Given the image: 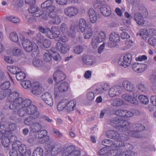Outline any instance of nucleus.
Returning <instances> with one entry per match:
<instances>
[{"mask_svg":"<svg viewBox=\"0 0 156 156\" xmlns=\"http://www.w3.org/2000/svg\"><path fill=\"white\" fill-rule=\"evenodd\" d=\"M86 98L88 101L91 102L94 99L95 96L94 93L92 91H88L86 94Z\"/></svg>","mask_w":156,"mask_h":156,"instance_id":"de8ad7c7","label":"nucleus"},{"mask_svg":"<svg viewBox=\"0 0 156 156\" xmlns=\"http://www.w3.org/2000/svg\"><path fill=\"white\" fill-rule=\"evenodd\" d=\"M90 21L92 23H94L97 20V14L96 11L92 8H90L88 12Z\"/></svg>","mask_w":156,"mask_h":156,"instance_id":"cd10ccee","label":"nucleus"},{"mask_svg":"<svg viewBox=\"0 0 156 156\" xmlns=\"http://www.w3.org/2000/svg\"><path fill=\"white\" fill-rule=\"evenodd\" d=\"M7 69L12 74H16L17 73L21 71V69L18 67L15 66H8Z\"/></svg>","mask_w":156,"mask_h":156,"instance_id":"4c0bfd02","label":"nucleus"},{"mask_svg":"<svg viewBox=\"0 0 156 156\" xmlns=\"http://www.w3.org/2000/svg\"><path fill=\"white\" fill-rule=\"evenodd\" d=\"M9 39L11 41L14 42H17L19 41L18 36L15 32H12L10 34Z\"/></svg>","mask_w":156,"mask_h":156,"instance_id":"79ce46f5","label":"nucleus"},{"mask_svg":"<svg viewBox=\"0 0 156 156\" xmlns=\"http://www.w3.org/2000/svg\"><path fill=\"white\" fill-rule=\"evenodd\" d=\"M20 39L21 41L22 45L24 49L32 43L29 40L26 39L24 36L23 35L21 34L20 35Z\"/></svg>","mask_w":156,"mask_h":156,"instance_id":"f704fd0d","label":"nucleus"},{"mask_svg":"<svg viewBox=\"0 0 156 156\" xmlns=\"http://www.w3.org/2000/svg\"><path fill=\"white\" fill-rule=\"evenodd\" d=\"M140 132H138L137 130L134 131H130L129 133V134L133 137L140 138L142 136L139 134Z\"/></svg>","mask_w":156,"mask_h":156,"instance_id":"bf43d9fd","label":"nucleus"},{"mask_svg":"<svg viewBox=\"0 0 156 156\" xmlns=\"http://www.w3.org/2000/svg\"><path fill=\"white\" fill-rule=\"evenodd\" d=\"M53 17H50L52 18V22L55 25H58L61 23V19L58 15L55 13L54 14Z\"/></svg>","mask_w":156,"mask_h":156,"instance_id":"49530a36","label":"nucleus"},{"mask_svg":"<svg viewBox=\"0 0 156 156\" xmlns=\"http://www.w3.org/2000/svg\"><path fill=\"white\" fill-rule=\"evenodd\" d=\"M13 55L16 56H20L23 54V52L21 50L17 48H14L12 50Z\"/></svg>","mask_w":156,"mask_h":156,"instance_id":"4d7b16f0","label":"nucleus"},{"mask_svg":"<svg viewBox=\"0 0 156 156\" xmlns=\"http://www.w3.org/2000/svg\"><path fill=\"white\" fill-rule=\"evenodd\" d=\"M16 125L15 123H12L10 124L8 127V129L9 131H9L10 132V133L9 134V135H11V132L13 131L16 129Z\"/></svg>","mask_w":156,"mask_h":156,"instance_id":"69168bd1","label":"nucleus"},{"mask_svg":"<svg viewBox=\"0 0 156 156\" xmlns=\"http://www.w3.org/2000/svg\"><path fill=\"white\" fill-rule=\"evenodd\" d=\"M9 131H6V128L4 126L0 127V139H2V144L5 147H7L9 145V140L8 138Z\"/></svg>","mask_w":156,"mask_h":156,"instance_id":"39448f33","label":"nucleus"},{"mask_svg":"<svg viewBox=\"0 0 156 156\" xmlns=\"http://www.w3.org/2000/svg\"><path fill=\"white\" fill-rule=\"evenodd\" d=\"M66 77L65 74L60 70L56 71L53 74V79L57 83L63 80Z\"/></svg>","mask_w":156,"mask_h":156,"instance_id":"6ab92c4d","label":"nucleus"},{"mask_svg":"<svg viewBox=\"0 0 156 156\" xmlns=\"http://www.w3.org/2000/svg\"><path fill=\"white\" fill-rule=\"evenodd\" d=\"M122 151H123L124 153L122 154V156H132L133 154L134 155L136 156L135 155H137L136 153L130 151H125V150H123L122 149Z\"/></svg>","mask_w":156,"mask_h":156,"instance_id":"0e129e2a","label":"nucleus"},{"mask_svg":"<svg viewBox=\"0 0 156 156\" xmlns=\"http://www.w3.org/2000/svg\"><path fill=\"white\" fill-rule=\"evenodd\" d=\"M55 48H51V51L52 52V55L54 60L56 61H58L61 59V56L59 54L56 52Z\"/></svg>","mask_w":156,"mask_h":156,"instance_id":"58836bf2","label":"nucleus"},{"mask_svg":"<svg viewBox=\"0 0 156 156\" xmlns=\"http://www.w3.org/2000/svg\"><path fill=\"white\" fill-rule=\"evenodd\" d=\"M27 52H29L32 51V55L34 57L37 56L39 54V49L37 45L35 43H31L30 44L24 49Z\"/></svg>","mask_w":156,"mask_h":156,"instance_id":"2eb2a0df","label":"nucleus"},{"mask_svg":"<svg viewBox=\"0 0 156 156\" xmlns=\"http://www.w3.org/2000/svg\"><path fill=\"white\" fill-rule=\"evenodd\" d=\"M147 67V66L146 64L142 63H140L139 64V68H138V73H142L144 71Z\"/></svg>","mask_w":156,"mask_h":156,"instance_id":"680f3d73","label":"nucleus"},{"mask_svg":"<svg viewBox=\"0 0 156 156\" xmlns=\"http://www.w3.org/2000/svg\"><path fill=\"white\" fill-rule=\"evenodd\" d=\"M107 123L113 126L120 131H126L128 129L127 126L129 125V123L122 118L115 117L108 120Z\"/></svg>","mask_w":156,"mask_h":156,"instance_id":"7ed1b4c3","label":"nucleus"},{"mask_svg":"<svg viewBox=\"0 0 156 156\" xmlns=\"http://www.w3.org/2000/svg\"><path fill=\"white\" fill-rule=\"evenodd\" d=\"M100 10L103 15L105 16H108L111 13V10L110 7L107 5H102Z\"/></svg>","mask_w":156,"mask_h":156,"instance_id":"a878e982","label":"nucleus"},{"mask_svg":"<svg viewBox=\"0 0 156 156\" xmlns=\"http://www.w3.org/2000/svg\"><path fill=\"white\" fill-rule=\"evenodd\" d=\"M75 149V146L69 145L64 150L62 154L63 156H78V151Z\"/></svg>","mask_w":156,"mask_h":156,"instance_id":"1a4fd4ad","label":"nucleus"},{"mask_svg":"<svg viewBox=\"0 0 156 156\" xmlns=\"http://www.w3.org/2000/svg\"><path fill=\"white\" fill-rule=\"evenodd\" d=\"M132 62V55L130 53L126 54L122 58H119L118 64L120 66L126 68L129 66Z\"/></svg>","mask_w":156,"mask_h":156,"instance_id":"0eeeda50","label":"nucleus"},{"mask_svg":"<svg viewBox=\"0 0 156 156\" xmlns=\"http://www.w3.org/2000/svg\"><path fill=\"white\" fill-rule=\"evenodd\" d=\"M122 86L116 85L112 87L108 91V94L112 97L119 95L122 91Z\"/></svg>","mask_w":156,"mask_h":156,"instance_id":"a211bd4d","label":"nucleus"},{"mask_svg":"<svg viewBox=\"0 0 156 156\" xmlns=\"http://www.w3.org/2000/svg\"><path fill=\"white\" fill-rule=\"evenodd\" d=\"M15 7H20L23 4V0H15L13 3Z\"/></svg>","mask_w":156,"mask_h":156,"instance_id":"e2e57ef3","label":"nucleus"},{"mask_svg":"<svg viewBox=\"0 0 156 156\" xmlns=\"http://www.w3.org/2000/svg\"><path fill=\"white\" fill-rule=\"evenodd\" d=\"M17 148L19 153L21 154V156H30L31 151L30 150L27 149L26 146L21 144L20 141H17Z\"/></svg>","mask_w":156,"mask_h":156,"instance_id":"ddd939ff","label":"nucleus"},{"mask_svg":"<svg viewBox=\"0 0 156 156\" xmlns=\"http://www.w3.org/2000/svg\"><path fill=\"white\" fill-rule=\"evenodd\" d=\"M135 2H137V10L138 12H136L140 13L141 14H143L144 16L146 17L148 15V12L146 7L142 4H139V2L140 0H134Z\"/></svg>","mask_w":156,"mask_h":156,"instance_id":"4be33fe9","label":"nucleus"},{"mask_svg":"<svg viewBox=\"0 0 156 156\" xmlns=\"http://www.w3.org/2000/svg\"><path fill=\"white\" fill-rule=\"evenodd\" d=\"M53 4V1L51 0H47L41 5V7L42 9H47Z\"/></svg>","mask_w":156,"mask_h":156,"instance_id":"5fc2aeb1","label":"nucleus"},{"mask_svg":"<svg viewBox=\"0 0 156 156\" xmlns=\"http://www.w3.org/2000/svg\"><path fill=\"white\" fill-rule=\"evenodd\" d=\"M65 14L69 17H72L76 15L78 13V10L77 8L74 7H69L65 9Z\"/></svg>","mask_w":156,"mask_h":156,"instance_id":"aec40b11","label":"nucleus"},{"mask_svg":"<svg viewBox=\"0 0 156 156\" xmlns=\"http://www.w3.org/2000/svg\"><path fill=\"white\" fill-rule=\"evenodd\" d=\"M19 71L16 74V77L17 80H21L26 77V75L25 73L21 71V70Z\"/></svg>","mask_w":156,"mask_h":156,"instance_id":"864d4df0","label":"nucleus"},{"mask_svg":"<svg viewBox=\"0 0 156 156\" xmlns=\"http://www.w3.org/2000/svg\"><path fill=\"white\" fill-rule=\"evenodd\" d=\"M29 12L32 14L34 16L38 17L42 14V11L37 6H31L28 9Z\"/></svg>","mask_w":156,"mask_h":156,"instance_id":"412c9836","label":"nucleus"},{"mask_svg":"<svg viewBox=\"0 0 156 156\" xmlns=\"http://www.w3.org/2000/svg\"><path fill=\"white\" fill-rule=\"evenodd\" d=\"M36 40L38 45L42 48H48L51 45L50 41L49 39H44L41 34H37Z\"/></svg>","mask_w":156,"mask_h":156,"instance_id":"6e6552de","label":"nucleus"},{"mask_svg":"<svg viewBox=\"0 0 156 156\" xmlns=\"http://www.w3.org/2000/svg\"><path fill=\"white\" fill-rule=\"evenodd\" d=\"M54 48L56 51H59L62 53L64 54L67 53L70 48L69 44H63L60 42H58Z\"/></svg>","mask_w":156,"mask_h":156,"instance_id":"f3484780","label":"nucleus"},{"mask_svg":"<svg viewBox=\"0 0 156 156\" xmlns=\"http://www.w3.org/2000/svg\"><path fill=\"white\" fill-rule=\"evenodd\" d=\"M89 28H87L86 29H85L84 33L83 34L84 37L85 39H90L92 36L93 34V32L92 28L91 26H88Z\"/></svg>","mask_w":156,"mask_h":156,"instance_id":"2f4dec72","label":"nucleus"},{"mask_svg":"<svg viewBox=\"0 0 156 156\" xmlns=\"http://www.w3.org/2000/svg\"><path fill=\"white\" fill-rule=\"evenodd\" d=\"M97 37L98 39L99 40V41L102 42L104 41L106 38V36L105 33L103 31L99 32Z\"/></svg>","mask_w":156,"mask_h":156,"instance_id":"3c124183","label":"nucleus"},{"mask_svg":"<svg viewBox=\"0 0 156 156\" xmlns=\"http://www.w3.org/2000/svg\"><path fill=\"white\" fill-rule=\"evenodd\" d=\"M106 133L109 138L120 140L121 134L113 130H109L107 131Z\"/></svg>","mask_w":156,"mask_h":156,"instance_id":"5701e85b","label":"nucleus"},{"mask_svg":"<svg viewBox=\"0 0 156 156\" xmlns=\"http://www.w3.org/2000/svg\"><path fill=\"white\" fill-rule=\"evenodd\" d=\"M156 34V31L153 28L142 29L140 30V35L142 36V38L144 40H146L147 37L150 36L155 35Z\"/></svg>","mask_w":156,"mask_h":156,"instance_id":"f8f14e48","label":"nucleus"},{"mask_svg":"<svg viewBox=\"0 0 156 156\" xmlns=\"http://www.w3.org/2000/svg\"><path fill=\"white\" fill-rule=\"evenodd\" d=\"M6 20L14 23H17L20 22V20L18 17L14 16H9L6 17Z\"/></svg>","mask_w":156,"mask_h":156,"instance_id":"ea45409f","label":"nucleus"},{"mask_svg":"<svg viewBox=\"0 0 156 156\" xmlns=\"http://www.w3.org/2000/svg\"><path fill=\"white\" fill-rule=\"evenodd\" d=\"M122 98L124 100L129 102L132 104L137 105L138 101L136 98H135L132 95L127 94H124L121 96Z\"/></svg>","mask_w":156,"mask_h":156,"instance_id":"393cba45","label":"nucleus"},{"mask_svg":"<svg viewBox=\"0 0 156 156\" xmlns=\"http://www.w3.org/2000/svg\"><path fill=\"white\" fill-rule=\"evenodd\" d=\"M116 141V143L114 142L113 145L114 147H122L124 146V142L122 140H118Z\"/></svg>","mask_w":156,"mask_h":156,"instance_id":"338daca9","label":"nucleus"},{"mask_svg":"<svg viewBox=\"0 0 156 156\" xmlns=\"http://www.w3.org/2000/svg\"><path fill=\"white\" fill-rule=\"evenodd\" d=\"M41 99L48 105L52 107L53 105L54 101L52 95L48 92H45L41 96Z\"/></svg>","mask_w":156,"mask_h":156,"instance_id":"9d476101","label":"nucleus"},{"mask_svg":"<svg viewBox=\"0 0 156 156\" xmlns=\"http://www.w3.org/2000/svg\"><path fill=\"white\" fill-rule=\"evenodd\" d=\"M101 42L99 41V40L98 39L97 37H94L91 39V45L94 48H96L98 44Z\"/></svg>","mask_w":156,"mask_h":156,"instance_id":"6e6d98bb","label":"nucleus"},{"mask_svg":"<svg viewBox=\"0 0 156 156\" xmlns=\"http://www.w3.org/2000/svg\"><path fill=\"white\" fill-rule=\"evenodd\" d=\"M138 99L142 103L147 105L149 102L147 97L144 95H141L139 96Z\"/></svg>","mask_w":156,"mask_h":156,"instance_id":"603ef678","label":"nucleus"},{"mask_svg":"<svg viewBox=\"0 0 156 156\" xmlns=\"http://www.w3.org/2000/svg\"><path fill=\"white\" fill-rule=\"evenodd\" d=\"M42 128L41 124L38 122L32 123L30 126V132L33 133L37 132Z\"/></svg>","mask_w":156,"mask_h":156,"instance_id":"c756f323","label":"nucleus"},{"mask_svg":"<svg viewBox=\"0 0 156 156\" xmlns=\"http://www.w3.org/2000/svg\"><path fill=\"white\" fill-rule=\"evenodd\" d=\"M20 84L23 88L26 89H29L32 85L30 81L28 80L21 81Z\"/></svg>","mask_w":156,"mask_h":156,"instance_id":"a18cd8bd","label":"nucleus"},{"mask_svg":"<svg viewBox=\"0 0 156 156\" xmlns=\"http://www.w3.org/2000/svg\"><path fill=\"white\" fill-rule=\"evenodd\" d=\"M69 87V84L66 82H63L59 84H55L54 87V95L55 98L56 99L58 98L57 93L66 91L68 90Z\"/></svg>","mask_w":156,"mask_h":156,"instance_id":"423d86ee","label":"nucleus"},{"mask_svg":"<svg viewBox=\"0 0 156 156\" xmlns=\"http://www.w3.org/2000/svg\"><path fill=\"white\" fill-rule=\"evenodd\" d=\"M31 87V92L34 95H40L44 91V89L41 84L38 82H34Z\"/></svg>","mask_w":156,"mask_h":156,"instance_id":"4468645a","label":"nucleus"},{"mask_svg":"<svg viewBox=\"0 0 156 156\" xmlns=\"http://www.w3.org/2000/svg\"><path fill=\"white\" fill-rule=\"evenodd\" d=\"M136 87L142 92L145 93L147 91V89L144 84L140 83L136 85Z\"/></svg>","mask_w":156,"mask_h":156,"instance_id":"09e8293b","label":"nucleus"},{"mask_svg":"<svg viewBox=\"0 0 156 156\" xmlns=\"http://www.w3.org/2000/svg\"><path fill=\"white\" fill-rule=\"evenodd\" d=\"M11 86V83L9 81H6L2 83L0 85V88L2 90H6V94L8 95L7 100L9 101H11L10 103L15 101L16 99L19 96V94L13 89H9Z\"/></svg>","mask_w":156,"mask_h":156,"instance_id":"20e7f679","label":"nucleus"},{"mask_svg":"<svg viewBox=\"0 0 156 156\" xmlns=\"http://www.w3.org/2000/svg\"><path fill=\"white\" fill-rule=\"evenodd\" d=\"M122 87L124 89L128 92H134L136 90V87L134 84L127 80L122 81Z\"/></svg>","mask_w":156,"mask_h":156,"instance_id":"9b49d317","label":"nucleus"},{"mask_svg":"<svg viewBox=\"0 0 156 156\" xmlns=\"http://www.w3.org/2000/svg\"><path fill=\"white\" fill-rule=\"evenodd\" d=\"M66 103V110L68 111H73L75 108L76 102L74 100H72L68 101L67 100Z\"/></svg>","mask_w":156,"mask_h":156,"instance_id":"c85d7f7f","label":"nucleus"},{"mask_svg":"<svg viewBox=\"0 0 156 156\" xmlns=\"http://www.w3.org/2000/svg\"><path fill=\"white\" fill-rule=\"evenodd\" d=\"M109 38L110 41L115 42H119L120 40L119 35L115 32L112 33L110 35Z\"/></svg>","mask_w":156,"mask_h":156,"instance_id":"473e14b6","label":"nucleus"},{"mask_svg":"<svg viewBox=\"0 0 156 156\" xmlns=\"http://www.w3.org/2000/svg\"><path fill=\"white\" fill-rule=\"evenodd\" d=\"M44 150L41 147H38L35 149L32 153V156H42Z\"/></svg>","mask_w":156,"mask_h":156,"instance_id":"c9c22d12","label":"nucleus"},{"mask_svg":"<svg viewBox=\"0 0 156 156\" xmlns=\"http://www.w3.org/2000/svg\"><path fill=\"white\" fill-rule=\"evenodd\" d=\"M55 9V6L51 5L47 9H45L44 11L45 12L49 17H53L54 14L55 13L54 12Z\"/></svg>","mask_w":156,"mask_h":156,"instance_id":"72a5a7b5","label":"nucleus"},{"mask_svg":"<svg viewBox=\"0 0 156 156\" xmlns=\"http://www.w3.org/2000/svg\"><path fill=\"white\" fill-rule=\"evenodd\" d=\"M17 108H19L17 112L19 116L23 117L27 115H32L24 119V123L26 125H30L32 120L42 117L40 112L37 111V107L32 104V101L29 99L19 97L16 99L15 101L10 103L9 108L11 109H15Z\"/></svg>","mask_w":156,"mask_h":156,"instance_id":"f257e3e1","label":"nucleus"},{"mask_svg":"<svg viewBox=\"0 0 156 156\" xmlns=\"http://www.w3.org/2000/svg\"><path fill=\"white\" fill-rule=\"evenodd\" d=\"M144 16L143 14H141L140 13L136 12L134 16V18L135 20L136 23L140 25H142L144 23Z\"/></svg>","mask_w":156,"mask_h":156,"instance_id":"b1692460","label":"nucleus"},{"mask_svg":"<svg viewBox=\"0 0 156 156\" xmlns=\"http://www.w3.org/2000/svg\"><path fill=\"white\" fill-rule=\"evenodd\" d=\"M123 103V101L121 99L117 98L112 100L111 105L114 106H119L122 105Z\"/></svg>","mask_w":156,"mask_h":156,"instance_id":"37998d69","label":"nucleus"},{"mask_svg":"<svg viewBox=\"0 0 156 156\" xmlns=\"http://www.w3.org/2000/svg\"><path fill=\"white\" fill-rule=\"evenodd\" d=\"M102 144L106 146L113 147L114 142L111 140L105 139L102 142Z\"/></svg>","mask_w":156,"mask_h":156,"instance_id":"8fccbe9b","label":"nucleus"},{"mask_svg":"<svg viewBox=\"0 0 156 156\" xmlns=\"http://www.w3.org/2000/svg\"><path fill=\"white\" fill-rule=\"evenodd\" d=\"M52 52L51 51V49L49 52L45 53L43 55V59L44 60L47 62H49L52 60Z\"/></svg>","mask_w":156,"mask_h":156,"instance_id":"c03bdc74","label":"nucleus"},{"mask_svg":"<svg viewBox=\"0 0 156 156\" xmlns=\"http://www.w3.org/2000/svg\"><path fill=\"white\" fill-rule=\"evenodd\" d=\"M125 110L118 109L115 110V113L117 116L124 117Z\"/></svg>","mask_w":156,"mask_h":156,"instance_id":"052dcab7","label":"nucleus"},{"mask_svg":"<svg viewBox=\"0 0 156 156\" xmlns=\"http://www.w3.org/2000/svg\"><path fill=\"white\" fill-rule=\"evenodd\" d=\"M83 62L87 65H91L93 64V60L92 56L85 55L81 57Z\"/></svg>","mask_w":156,"mask_h":156,"instance_id":"bb28decb","label":"nucleus"},{"mask_svg":"<svg viewBox=\"0 0 156 156\" xmlns=\"http://www.w3.org/2000/svg\"><path fill=\"white\" fill-rule=\"evenodd\" d=\"M148 42L149 44L151 46L156 44V39L154 37H151L149 38Z\"/></svg>","mask_w":156,"mask_h":156,"instance_id":"774afa93","label":"nucleus"},{"mask_svg":"<svg viewBox=\"0 0 156 156\" xmlns=\"http://www.w3.org/2000/svg\"><path fill=\"white\" fill-rule=\"evenodd\" d=\"M67 100L64 99L60 101L57 105V108L58 111H61L63 109L66 110Z\"/></svg>","mask_w":156,"mask_h":156,"instance_id":"7c9ffc66","label":"nucleus"},{"mask_svg":"<svg viewBox=\"0 0 156 156\" xmlns=\"http://www.w3.org/2000/svg\"><path fill=\"white\" fill-rule=\"evenodd\" d=\"M51 30L54 38L57 39L58 37H60V32L58 28L53 26L51 27Z\"/></svg>","mask_w":156,"mask_h":156,"instance_id":"a19ab883","label":"nucleus"},{"mask_svg":"<svg viewBox=\"0 0 156 156\" xmlns=\"http://www.w3.org/2000/svg\"><path fill=\"white\" fill-rule=\"evenodd\" d=\"M86 26L85 20L83 18L80 19L79 21V27L82 32H83L85 31Z\"/></svg>","mask_w":156,"mask_h":156,"instance_id":"e433bc0d","label":"nucleus"},{"mask_svg":"<svg viewBox=\"0 0 156 156\" xmlns=\"http://www.w3.org/2000/svg\"><path fill=\"white\" fill-rule=\"evenodd\" d=\"M37 134L36 138L38 139V143L42 144L48 141L46 144L49 150L51 151V154L53 155H56L58 153L57 149L54 145L53 140H49V136L47 135V131L44 130H41L38 131Z\"/></svg>","mask_w":156,"mask_h":156,"instance_id":"f03ea898","label":"nucleus"},{"mask_svg":"<svg viewBox=\"0 0 156 156\" xmlns=\"http://www.w3.org/2000/svg\"><path fill=\"white\" fill-rule=\"evenodd\" d=\"M33 64L35 67L43 70H47L50 68L49 66H47L41 59H34L33 61Z\"/></svg>","mask_w":156,"mask_h":156,"instance_id":"dca6fc26","label":"nucleus"},{"mask_svg":"<svg viewBox=\"0 0 156 156\" xmlns=\"http://www.w3.org/2000/svg\"><path fill=\"white\" fill-rule=\"evenodd\" d=\"M66 33H62L61 35H60V37H58L57 39L58 41H61L63 42H66L68 40V37L66 36Z\"/></svg>","mask_w":156,"mask_h":156,"instance_id":"13d9d810","label":"nucleus"}]
</instances>
